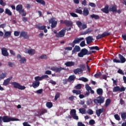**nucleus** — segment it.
Here are the masks:
<instances>
[{
	"label": "nucleus",
	"instance_id": "aec40b11",
	"mask_svg": "<svg viewBox=\"0 0 126 126\" xmlns=\"http://www.w3.org/2000/svg\"><path fill=\"white\" fill-rule=\"evenodd\" d=\"M83 15L84 16H88V15H89V10H88V8L87 7L84 8L83 11Z\"/></svg>",
	"mask_w": 126,
	"mask_h": 126
},
{
	"label": "nucleus",
	"instance_id": "2f4dec72",
	"mask_svg": "<svg viewBox=\"0 0 126 126\" xmlns=\"http://www.w3.org/2000/svg\"><path fill=\"white\" fill-rule=\"evenodd\" d=\"M11 35V32H5L3 36V38H8Z\"/></svg>",
	"mask_w": 126,
	"mask_h": 126
},
{
	"label": "nucleus",
	"instance_id": "e2e57ef3",
	"mask_svg": "<svg viewBox=\"0 0 126 126\" xmlns=\"http://www.w3.org/2000/svg\"><path fill=\"white\" fill-rule=\"evenodd\" d=\"M92 103H93L92 100L90 99L87 101V105H88V106H90V105H92Z\"/></svg>",
	"mask_w": 126,
	"mask_h": 126
},
{
	"label": "nucleus",
	"instance_id": "7c9ffc66",
	"mask_svg": "<svg viewBox=\"0 0 126 126\" xmlns=\"http://www.w3.org/2000/svg\"><path fill=\"white\" fill-rule=\"evenodd\" d=\"M36 1L37 3L43 5V6H45L46 5V2L44 0H36Z\"/></svg>",
	"mask_w": 126,
	"mask_h": 126
},
{
	"label": "nucleus",
	"instance_id": "4468645a",
	"mask_svg": "<svg viewBox=\"0 0 126 126\" xmlns=\"http://www.w3.org/2000/svg\"><path fill=\"white\" fill-rule=\"evenodd\" d=\"M51 70H52V71H55V72H60V71H61V70H63L64 69V68H63L62 67H52L51 68Z\"/></svg>",
	"mask_w": 126,
	"mask_h": 126
},
{
	"label": "nucleus",
	"instance_id": "5701e85b",
	"mask_svg": "<svg viewBox=\"0 0 126 126\" xmlns=\"http://www.w3.org/2000/svg\"><path fill=\"white\" fill-rule=\"evenodd\" d=\"M117 6L116 5H113L111 6L109 8V11H112V12H117Z\"/></svg>",
	"mask_w": 126,
	"mask_h": 126
},
{
	"label": "nucleus",
	"instance_id": "a211bd4d",
	"mask_svg": "<svg viewBox=\"0 0 126 126\" xmlns=\"http://www.w3.org/2000/svg\"><path fill=\"white\" fill-rule=\"evenodd\" d=\"M118 58L120 59V61L122 63H126V59L124 56L122 55V54H119L118 55Z\"/></svg>",
	"mask_w": 126,
	"mask_h": 126
},
{
	"label": "nucleus",
	"instance_id": "de8ad7c7",
	"mask_svg": "<svg viewBox=\"0 0 126 126\" xmlns=\"http://www.w3.org/2000/svg\"><path fill=\"white\" fill-rule=\"evenodd\" d=\"M86 90H87L88 92H90L91 90H92V88H91V87H90L89 85L86 84L85 85Z\"/></svg>",
	"mask_w": 126,
	"mask_h": 126
},
{
	"label": "nucleus",
	"instance_id": "72a5a7b5",
	"mask_svg": "<svg viewBox=\"0 0 126 126\" xmlns=\"http://www.w3.org/2000/svg\"><path fill=\"white\" fill-rule=\"evenodd\" d=\"M96 93L97 95H103V89L101 88H98L96 90Z\"/></svg>",
	"mask_w": 126,
	"mask_h": 126
},
{
	"label": "nucleus",
	"instance_id": "4be33fe9",
	"mask_svg": "<svg viewBox=\"0 0 126 126\" xmlns=\"http://www.w3.org/2000/svg\"><path fill=\"white\" fill-rule=\"evenodd\" d=\"M80 47H79V46L76 45L72 51V55H73V54H74L76 52H80Z\"/></svg>",
	"mask_w": 126,
	"mask_h": 126
},
{
	"label": "nucleus",
	"instance_id": "6e6d98bb",
	"mask_svg": "<svg viewBox=\"0 0 126 126\" xmlns=\"http://www.w3.org/2000/svg\"><path fill=\"white\" fill-rule=\"evenodd\" d=\"M114 117L117 121H120V120H121V117H120L119 114H115Z\"/></svg>",
	"mask_w": 126,
	"mask_h": 126
},
{
	"label": "nucleus",
	"instance_id": "423d86ee",
	"mask_svg": "<svg viewBox=\"0 0 126 126\" xmlns=\"http://www.w3.org/2000/svg\"><path fill=\"white\" fill-rule=\"evenodd\" d=\"M88 53V50L86 48L81 49L80 53L78 54V57L79 58H83L84 56H86Z\"/></svg>",
	"mask_w": 126,
	"mask_h": 126
},
{
	"label": "nucleus",
	"instance_id": "f3484780",
	"mask_svg": "<svg viewBox=\"0 0 126 126\" xmlns=\"http://www.w3.org/2000/svg\"><path fill=\"white\" fill-rule=\"evenodd\" d=\"M95 113L97 117H100V116H101V114L104 113V108H102L98 110H96Z\"/></svg>",
	"mask_w": 126,
	"mask_h": 126
},
{
	"label": "nucleus",
	"instance_id": "7ed1b4c3",
	"mask_svg": "<svg viewBox=\"0 0 126 126\" xmlns=\"http://www.w3.org/2000/svg\"><path fill=\"white\" fill-rule=\"evenodd\" d=\"M104 102H105V97L102 96H99L97 98L94 99V104H96V105H98V104H103Z\"/></svg>",
	"mask_w": 126,
	"mask_h": 126
},
{
	"label": "nucleus",
	"instance_id": "4c0bfd02",
	"mask_svg": "<svg viewBox=\"0 0 126 126\" xmlns=\"http://www.w3.org/2000/svg\"><path fill=\"white\" fill-rule=\"evenodd\" d=\"M6 75H7V73L6 72L2 73L0 75V79H3V78H5V77H6Z\"/></svg>",
	"mask_w": 126,
	"mask_h": 126
},
{
	"label": "nucleus",
	"instance_id": "a18cd8bd",
	"mask_svg": "<svg viewBox=\"0 0 126 126\" xmlns=\"http://www.w3.org/2000/svg\"><path fill=\"white\" fill-rule=\"evenodd\" d=\"M20 63H26V59L25 57L22 58L20 60Z\"/></svg>",
	"mask_w": 126,
	"mask_h": 126
},
{
	"label": "nucleus",
	"instance_id": "774afa93",
	"mask_svg": "<svg viewBox=\"0 0 126 126\" xmlns=\"http://www.w3.org/2000/svg\"><path fill=\"white\" fill-rule=\"evenodd\" d=\"M24 126H31L29 124H28V122H25L23 124Z\"/></svg>",
	"mask_w": 126,
	"mask_h": 126
},
{
	"label": "nucleus",
	"instance_id": "69168bd1",
	"mask_svg": "<svg viewBox=\"0 0 126 126\" xmlns=\"http://www.w3.org/2000/svg\"><path fill=\"white\" fill-rule=\"evenodd\" d=\"M126 88H125L124 86L120 87V92H123L124 91H126Z\"/></svg>",
	"mask_w": 126,
	"mask_h": 126
},
{
	"label": "nucleus",
	"instance_id": "9b49d317",
	"mask_svg": "<svg viewBox=\"0 0 126 126\" xmlns=\"http://www.w3.org/2000/svg\"><path fill=\"white\" fill-rule=\"evenodd\" d=\"M49 24H51V27L52 28H56L57 27V24H58V22L56 21L54 18H51L49 20Z\"/></svg>",
	"mask_w": 126,
	"mask_h": 126
},
{
	"label": "nucleus",
	"instance_id": "58836bf2",
	"mask_svg": "<svg viewBox=\"0 0 126 126\" xmlns=\"http://www.w3.org/2000/svg\"><path fill=\"white\" fill-rule=\"evenodd\" d=\"M79 111L81 114H82V115L86 114V110L84 108H81L79 109Z\"/></svg>",
	"mask_w": 126,
	"mask_h": 126
},
{
	"label": "nucleus",
	"instance_id": "a878e982",
	"mask_svg": "<svg viewBox=\"0 0 126 126\" xmlns=\"http://www.w3.org/2000/svg\"><path fill=\"white\" fill-rule=\"evenodd\" d=\"M76 78V77L74 75H70L68 78V81L69 82H72V81H74Z\"/></svg>",
	"mask_w": 126,
	"mask_h": 126
},
{
	"label": "nucleus",
	"instance_id": "5fc2aeb1",
	"mask_svg": "<svg viewBox=\"0 0 126 126\" xmlns=\"http://www.w3.org/2000/svg\"><path fill=\"white\" fill-rule=\"evenodd\" d=\"M102 38H104L102 34H98L97 36H96V40H100V39H102Z\"/></svg>",
	"mask_w": 126,
	"mask_h": 126
},
{
	"label": "nucleus",
	"instance_id": "4d7b16f0",
	"mask_svg": "<svg viewBox=\"0 0 126 126\" xmlns=\"http://www.w3.org/2000/svg\"><path fill=\"white\" fill-rule=\"evenodd\" d=\"M35 93L37 94H42L43 93V90L42 89L38 90Z\"/></svg>",
	"mask_w": 126,
	"mask_h": 126
},
{
	"label": "nucleus",
	"instance_id": "c756f323",
	"mask_svg": "<svg viewBox=\"0 0 126 126\" xmlns=\"http://www.w3.org/2000/svg\"><path fill=\"white\" fill-rule=\"evenodd\" d=\"M36 28H37V29H39V30H44L45 28H46V26H42L41 24L36 25L35 26Z\"/></svg>",
	"mask_w": 126,
	"mask_h": 126
},
{
	"label": "nucleus",
	"instance_id": "ea45409f",
	"mask_svg": "<svg viewBox=\"0 0 126 126\" xmlns=\"http://www.w3.org/2000/svg\"><path fill=\"white\" fill-rule=\"evenodd\" d=\"M79 80H80L81 81H83V82H88V79H87L84 77H82L79 78Z\"/></svg>",
	"mask_w": 126,
	"mask_h": 126
},
{
	"label": "nucleus",
	"instance_id": "bf43d9fd",
	"mask_svg": "<svg viewBox=\"0 0 126 126\" xmlns=\"http://www.w3.org/2000/svg\"><path fill=\"white\" fill-rule=\"evenodd\" d=\"M89 124L91 126H93V125H95V121L93 119L90 120Z\"/></svg>",
	"mask_w": 126,
	"mask_h": 126
},
{
	"label": "nucleus",
	"instance_id": "49530a36",
	"mask_svg": "<svg viewBox=\"0 0 126 126\" xmlns=\"http://www.w3.org/2000/svg\"><path fill=\"white\" fill-rule=\"evenodd\" d=\"M121 118L122 120L124 121L126 119V112H123L121 113Z\"/></svg>",
	"mask_w": 126,
	"mask_h": 126
},
{
	"label": "nucleus",
	"instance_id": "338daca9",
	"mask_svg": "<svg viewBox=\"0 0 126 126\" xmlns=\"http://www.w3.org/2000/svg\"><path fill=\"white\" fill-rule=\"evenodd\" d=\"M75 88L77 90L81 89V84H79L75 86Z\"/></svg>",
	"mask_w": 126,
	"mask_h": 126
},
{
	"label": "nucleus",
	"instance_id": "c03bdc74",
	"mask_svg": "<svg viewBox=\"0 0 126 126\" xmlns=\"http://www.w3.org/2000/svg\"><path fill=\"white\" fill-rule=\"evenodd\" d=\"M110 35V33L108 31H105L102 33V36L104 38V37H106L107 36H109Z\"/></svg>",
	"mask_w": 126,
	"mask_h": 126
},
{
	"label": "nucleus",
	"instance_id": "f8f14e48",
	"mask_svg": "<svg viewBox=\"0 0 126 126\" xmlns=\"http://www.w3.org/2000/svg\"><path fill=\"white\" fill-rule=\"evenodd\" d=\"M70 114L74 120H78V117L76 115V110L75 109L71 110Z\"/></svg>",
	"mask_w": 126,
	"mask_h": 126
},
{
	"label": "nucleus",
	"instance_id": "0e129e2a",
	"mask_svg": "<svg viewBox=\"0 0 126 126\" xmlns=\"http://www.w3.org/2000/svg\"><path fill=\"white\" fill-rule=\"evenodd\" d=\"M60 97V93H57L55 96V100L57 101L58 99H59V97Z\"/></svg>",
	"mask_w": 126,
	"mask_h": 126
},
{
	"label": "nucleus",
	"instance_id": "c85d7f7f",
	"mask_svg": "<svg viewBox=\"0 0 126 126\" xmlns=\"http://www.w3.org/2000/svg\"><path fill=\"white\" fill-rule=\"evenodd\" d=\"M48 113V110L47 109H43L41 111H40L39 115L35 114L36 117H39V116H42L44 114H47Z\"/></svg>",
	"mask_w": 126,
	"mask_h": 126
},
{
	"label": "nucleus",
	"instance_id": "f257e3e1",
	"mask_svg": "<svg viewBox=\"0 0 126 126\" xmlns=\"http://www.w3.org/2000/svg\"><path fill=\"white\" fill-rule=\"evenodd\" d=\"M16 10L18 11L19 13L21 14L23 17L26 16V15L27 14L24 9H23L22 4H18L16 7Z\"/></svg>",
	"mask_w": 126,
	"mask_h": 126
},
{
	"label": "nucleus",
	"instance_id": "2eb2a0df",
	"mask_svg": "<svg viewBox=\"0 0 126 126\" xmlns=\"http://www.w3.org/2000/svg\"><path fill=\"white\" fill-rule=\"evenodd\" d=\"M94 39L93 38V36H89L86 38V40L87 42V45H89V44H91L92 43V41H93Z\"/></svg>",
	"mask_w": 126,
	"mask_h": 126
},
{
	"label": "nucleus",
	"instance_id": "bb28decb",
	"mask_svg": "<svg viewBox=\"0 0 126 126\" xmlns=\"http://www.w3.org/2000/svg\"><path fill=\"white\" fill-rule=\"evenodd\" d=\"M66 66H73L75 64V63L73 62H67L64 63Z\"/></svg>",
	"mask_w": 126,
	"mask_h": 126
},
{
	"label": "nucleus",
	"instance_id": "052dcab7",
	"mask_svg": "<svg viewBox=\"0 0 126 126\" xmlns=\"http://www.w3.org/2000/svg\"><path fill=\"white\" fill-rule=\"evenodd\" d=\"M70 15H71V16H72V17H78V15H77V14H75L74 12L70 13Z\"/></svg>",
	"mask_w": 126,
	"mask_h": 126
},
{
	"label": "nucleus",
	"instance_id": "864d4df0",
	"mask_svg": "<svg viewBox=\"0 0 126 126\" xmlns=\"http://www.w3.org/2000/svg\"><path fill=\"white\" fill-rule=\"evenodd\" d=\"M75 12L76 13H79V14H82L83 13L82 10L79 9H76Z\"/></svg>",
	"mask_w": 126,
	"mask_h": 126
},
{
	"label": "nucleus",
	"instance_id": "680f3d73",
	"mask_svg": "<svg viewBox=\"0 0 126 126\" xmlns=\"http://www.w3.org/2000/svg\"><path fill=\"white\" fill-rule=\"evenodd\" d=\"M86 45V44H85V41H82L80 44V47H85V46Z\"/></svg>",
	"mask_w": 126,
	"mask_h": 126
},
{
	"label": "nucleus",
	"instance_id": "e433bc0d",
	"mask_svg": "<svg viewBox=\"0 0 126 126\" xmlns=\"http://www.w3.org/2000/svg\"><path fill=\"white\" fill-rule=\"evenodd\" d=\"M72 93L74 94H76V95H80V94H81V91L80 90H73L72 91Z\"/></svg>",
	"mask_w": 126,
	"mask_h": 126
},
{
	"label": "nucleus",
	"instance_id": "8fccbe9b",
	"mask_svg": "<svg viewBox=\"0 0 126 126\" xmlns=\"http://www.w3.org/2000/svg\"><path fill=\"white\" fill-rule=\"evenodd\" d=\"M102 75V73L101 72H99L98 73H96L94 74V76L96 78H98V77H100Z\"/></svg>",
	"mask_w": 126,
	"mask_h": 126
},
{
	"label": "nucleus",
	"instance_id": "f704fd0d",
	"mask_svg": "<svg viewBox=\"0 0 126 126\" xmlns=\"http://www.w3.org/2000/svg\"><path fill=\"white\" fill-rule=\"evenodd\" d=\"M5 13H6V14H8L9 16H11V15H12V12H11L10 10L8 8L5 9Z\"/></svg>",
	"mask_w": 126,
	"mask_h": 126
},
{
	"label": "nucleus",
	"instance_id": "dca6fc26",
	"mask_svg": "<svg viewBox=\"0 0 126 126\" xmlns=\"http://www.w3.org/2000/svg\"><path fill=\"white\" fill-rule=\"evenodd\" d=\"M101 11H102V12H104V13H109V12L110 11L109 9V5H106L104 8L101 9Z\"/></svg>",
	"mask_w": 126,
	"mask_h": 126
},
{
	"label": "nucleus",
	"instance_id": "393cba45",
	"mask_svg": "<svg viewBox=\"0 0 126 126\" xmlns=\"http://www.w3.org/2000/svg\"><path fill=\"white\" fill-rule=\"evenodd\" d=\"M73 72L74 73H75V74H81V73H82V72H83V70H82V69L78 68L74 69Z\"/></svg>",
	"mask_w": 126,
	"mask_h": 126
},
{
	"label": "nucleus",
	"instance_id": "6ab92c4d",
	"mask_svg": "<svg viewBox=\"0 0 126 126\" xmlns=\"http://www.w3.org/2000/svg\"><path fill=\"white\" fill-rule=\"evenodd\" d=\"M12 79V77H10L9 78H7L6 80H4V82L3 83V85L4 86H7L9 84V82H10V80Z\"/></svg>",
	"mask_w": 126,
	"mask_h": 126
},
{
	"label": "nucleus",
	"instance_id": "603ef678",
	"mask_svg": "<svg viewBox=\"0 0 126 126\" xmlns=\"http://www.w3.org/2000/svg\"><path fill=\"white\" fill-rule=\"evenodd\" d=\"M39 59H41V60H46L47 59V55H41Z\"/></svg>",
	"mask_w": 126,
	"mask_h": 126
},
{
	"label": "nucleus",
	"instance_id": "f03ea898",
	"mask_svg": "<svg viewBox=\"0 0 126 126\" xmlns=\"http://www.w3.org/2000/svg\"><path fill=\"white\" fill-rule=\"evenodd\" d=\"M2 121H3V123H9V122H14L19 121V120L13 117H8L7 116H4L2 118Z\"/></svg>",
	"mask_w": 126,
	"mask_h": 126
},
{
	"label": "nucleus",
	"instance_id": "3c124183",
	"mask_svg": "<svg viewBox=\"0 0 126 126\" xmlns=\"http://www.w3.org/2000/svg\"><path fill=\"white\" fill-rule=\"evenodd\" d=\"M79 67H80V69H82V70H83H83H84V69H85L86 66L84 64H81L79 65Z\"/></svg>",
	"mask_w": 126,
	"mask_h": 126
},
{
	"label": "nucleus",
	"instance_id": "6e6552de",
	"mask_svg": "<svg viewBox=\"0 0 126 126\" xmlns=\"http://www.w3.org/2000/svg\"><path fill=\"white\" fill-rule=\"evenodd\" d=\"M76 24L77 25L78 27H79V28H80L81 30H84V29H86V28H87V25H82V23L79 21H77L76 22Z\"/></svg>",
	"mask_w": 126,
	"mask_h": 126
},
{
	"label": "nucleus",
	"instance_id": "c9c22d12",
	"mask_svg": "<svg viewBox=\"0 0 126 126\" xmlns=\"http://www.w3.org/2000/svg\"><path fill=\"white\" fill-rule=\"evenodd\" d=\"M89 48L91 50H95L96 51L100 50V48H99V47H98L97 46L89 47Z\"/></svg>",
	"mask_w": 126,
	"mask_h": 126
},
{
	"label": "nucleus",
	"instance_id": "473e14b6",
	"mask_svg": "<svg viewBox=\"0 0 126 126\" xmlns=\"http://www.w3.org/2000/svg\"><path fill=\"white\" fill-rule=\"evenodd\" d=\"M90 17L92 19L94 18V19H95V20H98V19H100V16H99V15H98L93 14L92 15H91Z\"/></svg>",
	"mask_w": 126,
	"mask_h": 126
},
{
	"label": "nucleus",
	"instance_id": "20e7f679",
	"mask_svg": "<svg viewBox=\"0 0 126 126\" xmlns=\"http://www.w3.org/2000/svg\"><path fill=\"white\" fill-rule=\"evenodd\" d=\"M82 40H84V38L83 37H81V38H78V37H76L75 38L74 41L71 43H69V45H70L72 46V48H74V47L75 46V44H79Z\"/></svg>",
	"mask_w": 126,
	"mask_h": 126
},
{
	"label": "nucleus",
	"instance_id": "ddd939ff",
	"mask_svg": "<svg viewBox=\"0 0 126 126\" xmlns=\"http://www.w3.org/2000/svg\"><path fill=\"white\" fill-rule=\"evenodd\" d=\"M44 78H49V76L48 75H43L41 77L36 76L34 77L35 81H41Z\"/></svg>",
	"mask_w": 126,
	"mask_h": 126
},
{
	"label": "nucleus",
	"instance_id": "39448f33",
	"mask_svg": "<svg viewBox=\"0 0 126 126\" xmlns=\"http://www.w3.org/2000/svg\"><path fill=\"white\" fill-rule=\"evenodd\" d=\"M65 32H66V29L64 28L58 32L57 34H56V37H57V38H63L64 37Z\"/></svg>",
	"mask_w": 126,
	"mask_h": 126
},
{
	"label": "nucleus",
	"instance_id": "0eeeda50",
	"mask_svg": "<svg viewBox=\"0 0 126 126\" xmlns=\"http://www.w3.org/2000/svg\"><path fill=\"white\" fill-rule=\"evenodd\" d=\"M12 84L13 85L14 88H18L19 90H24V89L26 88L25 86H21V85L16 82H13Z\"/></svg>",
	"mask_w": 126,
	"mask_h": 126
},
{
	"label": "nucleus",
	"instance_id": "13d9d810",
	"mask_svg": "<svg viewBox=\"0 0 126 126\" xmlns=\"http://www.w3.org/2000/svg\"><path fill=\"white\" fill-rule=\"evenodd\" d=\"M87 114H88V115H93L94 114V112L93 110H92V109H89L88 110V111L87 112Z\"/></svg>",
	"mask_w": 126,
	"mask_h": 126
},
{
	"label": "nucleus",
	"instance_id": "1a4fd4ad",
	"mask_svg": "<svg viewBox=\"0 0 126 126\" xmlns=\"http://www.w3.org/2000/svg\"><path fill=\"white\" fill-rule=\"evenodd\" d=\"M20 37H23L24 39H29L30 35L28 34V32L25 31H21L20 33Z\"/></svg>",
	"mask_w": 126,
	"mask_h": 126
},
{
	"label": "nucleus",
	"instance_id": "b1692460",
	"mask_svg": "<svg viewBox=\"0 0 126 126\" xmlns=\"http://www.w3.org/2000/svg\"><path fill=\"white\" fill-rule=\"evenodd\" d=\"M32 86L34 89L38 88V87H39V86H40L39 81H34L32 83Z\"/></svg>",
	"mask_w": 126,
	"mask_h": 126
},
{
	"label": "nucleus",
	"instance_id": "a19ab883",
	"mask_svg": "<svg viewBox=\"0 0 126 126\" xmlns=\"http://www.w3.org/2000/svg\"><path fill=\"white\" fill-rule=\"evenodd\" d=\"M120 91V86L114 87L113 89V92H119Z\"/></svg>",
	"mask_w": 126,
	"mask_h": 126
},
{
	"label": "nucleus",
	"instance_id": "09e8293b",
	"mask_svg": "<svg viewBox=\"0 0 126 126\" xmlns=\"http://www.w3.org/2000/svg\"><path fill=\"white\" fill-rule=\"evenodd\" d=\"M29 55H34L35 54V50L31 49L29 50Z\"/></svg>",
	"mask_w": 126,
	"mask_h": 126
},
{
	"label": "nucleus",
	"instance_id": "cd10ccee",
	"mask_svg": "<svg viewBox=\"0 0 126 126\" xmlns=\"http://www.w3.org/2000/svg\"><path fill=\"white\" fill-rule=\"evenodd\" d=\"M91 32H92V30L91 29H88L84 32H82L81 35H87V34L91 33Z\"/></svg>",
	"mask_w": 126,
	"mask_h": 126
},
{
	"label": "nucleus",
	"instance_id": "412c9836",
	"mask_svg": "<svg viewBox=\"0 0 126 126\" xmlns=\"http://www.w3.org/2000/svg\"><path fill=\"white\" fill-rule=\"evenodd\" d=\"M2 55L4 56V57H8V52H7V49L6 48H2L1 49Z\"/></svg>",
	"mask_w": 126,
	"mask_h": 126
},
{
	"label": "nucleus",
	"instance_id": "37998d69",
	"mask_svg": "<svg viewBox=\"0 0 126 126\" xmlns=\"http://www.w3.org/2000/svg\"><path fill=\"white\" fill-rule=\"evenodd\" d=\"M46 105L47 108H49L50 109L52 108V107H53V103H52L51 102H48L46 103Z\"/></svg>",
	"mask_w": 126,
	"mask_h": 126
},
{
	"label": "nucleus",
	"instance_id": "79ce46f5",
	"mask_svg": "<svg viewBox=\"0 0 126 126\" xmlns=\"http://www.w3.org/2000/svg\"><path fill=\"white\" fill-rule=\"evenodd\" d=\"M109 104H111V99L107 98L105 101V107H108Z\"/></svg>",
	"mask_w": 126,
	"mask_h": 126
},
{
	"label": "nucleus",
	"instance_id": "9d476101",
	"mask_svg": "<svg viewBox=\"0 0 126 126\" xmlns=\"http://www.w3.org/2000/svg\"><path fill=\"white\" fill-rule=\"evenodd\" d=\"M60 22L61 23H63V24H65L67 27H72L73 23L72 22L70 21L65 20L63 21L61 20Z\"/></svg>",
	"mask_w": 126,
	"mask_h": 126
}]
</instances>
